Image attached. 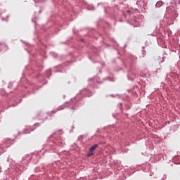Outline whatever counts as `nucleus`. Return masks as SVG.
Masks as SVG:
<instances>
[{"instance_id": "7ed1b4c3", "label": "nucleus", "mask_w": 180, "mask_h": 180, "mask_svg": "<svg viewBox=\"0 0 180 180\" xmlns=\"http://www.w3.org/2000/svg\"><path fill=\"white\" fill-rule=\"evenodd\" d=\"M64 105H62L58 108V110H62V109H64Z\"/></svg>"}, {"instance_id": "f257e3e1", "label": "nucleus", "mask_w": 180, "mask_h": 180, "mask_svg": "<svg viewBox=\"0 0 180 180\" xmlns=\"http://www.w3.org/2000/svg\"><path fill=\"white\" fill-rule=\"evenodd\" d=\"M96 148H98V144H95L91 146L87 153V157H92L94 155V152L95 151V150H96Z\"/></svg>"}, {"instance_id": "f03ea898", "label": "nucleus", "mask_w": 180, "mask_h": 180, "mask_svg": "<svg viewBox=\"0 0 180 180\" xmlns=\"http://www.w3.org/2000/svg\"><path fill=\"white\" fill-rule=\"evenodd\" d=\"M155 6H156L157 8H160V6H162V1H158V2L156 3Z\"/></svg>"}]
</instances>
